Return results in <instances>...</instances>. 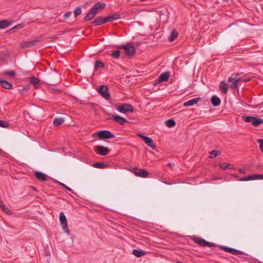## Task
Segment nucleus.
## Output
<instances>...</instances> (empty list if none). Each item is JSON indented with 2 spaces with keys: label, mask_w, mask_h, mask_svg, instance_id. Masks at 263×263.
<instances>
[{
  "label": "nucleus",
  "mask_w": 263,
  "mask_h": 263,
  "mask_svg": "<svg viewBox=\"0 0 263 263\" xmlns=\"http://www.w3.org/2000/svg\"><path fill=\"white\" fill-rule=\"evenodd\" d=\"M46 83L49 85H56L59 83V74L57 71H53L49 73L46 77Z\"/></svg>",
  "instance_id": "obj_1"
},
{
  "label": "nucleus",
  "mask_w": 263,
  "mask_h": 263,
  "mask_svg": "<svg viewBox=\"0 0 263 263\" xmlns=\"http://www.w3.org/2000/svg\"><path fill=\"white\" fill-rule=\"evenodd\" d=\"M42 40L41 36H37L34 40L31 41H23L20 43L19 46L21 48H27L36 45Z\"/></svg>",
  "instance_id": "obj_2"
},
{
  "label": "nucleus",
  "mask_w": 263,
  "mask_h": 263,
  "mask_svg": "<svg viewBox=\"0 0 263 263\" xmlns=\"http://www.w3.org/2000/svg\"><path fill=\"white\" fill-rule=\"evenodd\" d=\"M119 48L124 49V53L125 56L128 57H130L136 51L135 47L129 43L122 45Z\"/></svg>",
  "instance_id": "obj_3"
},
{
  "label": "nucleus",
  "mask_w": 263,
  "mask_h": 263,
  "mask_svg": "<svg viewBox=\"0 0 263 263\" xmlns=\"http://www.w3.org/2000/svg\"><path fill=\"white\" fill-rule=\"evenodd\" d=\"M96 134H97L98 137L100 139H110L115 137V135L112 134L110 132L106 130H103L96 133L93 134V137H94Z\"/></svg>",
  "instance_id": "obj_4"
},
{
  "label": "nucleus",
  "mask_w": 263,
  "mask_h": 263,
  "mask_svg": "<svg viewBox=\"0 0 263 263\" xmlns=\"http://www.w3.org/2000/svg\"><path fill=\"white\" fill-rule=\"evenodd\" d=\"M238 75V74H233L228 79V81L231 83L230 87L232 89L237 88L239 82L242 81V79L240 78H237Z\"/></svg>",
  "instance_id": "obj_5"
},
{
  "label": "nucleus",
  "mask_w": 263,
  "mask_h": 263,
  "mask_svg": "<svg viewBox=\"0 0 263 263\" xmlns=\"http://www.w3.org/2000/svg\"><path fill=\"white\" fill-rule=\"evenodd\" d=\"M59 219L61 226L65 232L68 234H69V231L68 229L67 221L65 214L63 212H61L59 215Z\"/></svg>",
  "instance_id": "obj_6"
},
{
  "label": "nucleus",
  "mask_w": 263,
  "mask_h": 263,
  "mask_svg": "<svg viewBox=\"0 0 263 263\" xmlns=\"http://www.w3.org/2000/svg\"><path fill=\"white\" fill-rule=\"evenodd\" d=\"M99 93L102 97L104 98L106 100H108L110 99V93L107 92L108 87L105 85H102L97 89Z\"/></svg>",
  "instance_id": "obj_7"
},
{
  "label": "nucleus",
  "mask_w": 263,
  "mask_h": 263,
  "mask_svg": "<svg viewBox=\"0 0 263 263\" xmlns=\"http://www.w3.org/2000/svg\"><path fill=\"white\" fill-rule=\"evenodd\" d=\"M117 110L122 113L133 112L134 111V107L129 104L125 103L119 106Z\"/></svg>",
  "instance_id": "obj_8"
},
{
  "label": "nucleus",
  "mask_w": 263,
  "mask_h": 263,
  "mask_svg": "<svg viewBox=\"0 0 263 263\" xmlns=\"http://www.w3.org/2000/svg\"><path fill=\"white\" fill-rule=\"evenodd\" d=\"M171 77V74L169 71H166L161 74L157 79L154 81V85L157 84L159 83L167 81L169 78Z\"/></svg>",
  "instance_id": "obj_9"
},
{
  "label": "nucleus",
  "mask_w": 263,
  "mask_h": 263,
  "mask_svg": "<svg viewBox=\"0 0 263 263\" xmlns=\"http://www.w3.org/2000/svg\"><path fill=\"white\" fill-rule=\"evenodd\" d=\"M219 248L223 251H224L226 252L230 253L233 255H241L243 254V252L238 250H236L234 248L226 247V246H219Z\"/></svg>",
  "instance_id": "obj_10"
},
{
  "label": "nucleus",
  "mask_w": 263,
  "mask_h": 263,
  "mask_svg": "<svg viewBox=\"0 0 263 263\" xmlns=\"http://www.w3.org/2000/svg\"><path fill=\"white\" fill-rule=\"evenodd\" d=\"M134 174L138 177L146 178L148 176L149 172L144 169H139L137 167L133 168Z\"/></svg>",
  "instance_id": "obj_11"
},
{
  "label": "nucleus",
  "mask_w": 263,
  "mask_h": 263,
  "mask_svg": "<svg viewBox=\"0 0 263 263\" xmlns=\"http://www.w3.org/2000/svg\"><path fill=\"white\" fill-rule=\"evenodd\" d=\"M263 178V174H253L248 176L240 178L238 179L240 181H246Z\"/></svg>",
  "instance_id": "obj_12"
},
{
  "label": "nucleus",
  "mask_w": 263,
  "mask_h": 263,
  "mask_svg": "<svg viewBox=\"0 0 263 263\" xmlns=\"http://www.w3.org/2000/svg\"><path fill=\"white\" fill-rule=\"evenodd\" d=\"M105 7V4L104 3L98 2L92 6L90 10L96 15L100 10L104 9Z\"/></svg>",
  "instance_id": "obj_13"
},
{
  "label": "nucleus",
  "mask_w": 263,
  "mask_h": 263,
  "mask_svg": "<svg viewBox=\"0 0 263 263\" xmlns=\"http://www.w3.org/2000/svg\"><path fill=\"white\" fill-rule=\"evenodd\" d=\"M95 148H96L97 153L102 156L106 155L109 152V149L106 147L98 145L96 146Z\"/></svg>",
  "instance_id": "obj_14"
},
{
  "label": "nucleus",
  "mask_w": 263,
  "mask_h": 263,
  "mask_svg": "<svg viewBox=\"0 0 263 263\" xmlns=\"http://www.w3.org/2000/svg\"><path fill=\"white\" fill-rule=\"evenodd\" d=\"M111 119L121 125H123L128 122L125 118L119 115H113Z\"/></svg>",
  "instance_id": "obj_15"
},
{
  "label": "nucleus",
  "mask_w": 263,
  "mask_h": 263,
  "mask_svg": "<svg viewBox=\"0 0 263 263\" xmlns=\"http://www.w3.org/2000/svg\"><path fill=\"white\" fill-rule=\"evenodd\" d=\"M34 175L36 178L41 181H46L48 179V176L42 172L35 171L34 173Z\"/></svg>",
  "instance_id": "obj_16"
},
{
  "label": "nucleus",
  "mask_w": 263,
  "mask_h": 263,
  "mask_svg": "<svg viewBox=\"0 0 263 263\" xmlns=\"http://www.w3.org/2000/svg\"><path fill=\"white\" fill-rule=\"evenodd\" d=\"M201 99L200 97L195 98L189 100L187 101L184 102L183 104L184 107H188L193 106L195 104H197L199 101H201Z\"/></svg>",
  "instance_id": "obj_17"
},
{
  "label": "nucleus",
  "mask_w": 263,
  "mask_h": 263,
  "mask_svg": "<svg viewBox=\"0 0 263 263\" xmlns=\"http://www.w3.org/2000/svg\"><path fill=\"white\" fill-rule=\"evenodd\" d=\"M91 23L95 26H99L106 23V21H105V18L101 16H98L91 22Z\"/></svg>",
  "instance_id": "obj_18"
},
{
  "label": "nucleus",
  "mask_w": 263,
  "mask_h": 263,
  "mask_svg": "<svg viewBox=\"0 0 263 263\" xmlns=\"http://www.w3.org/2000/svg\"><path fill=\"white\" fill-rule=\"evenodd\" d=\"M120 18V15L117 13H115L109 16L105 17V21H106V23H107L109 22H112L114 20H118Z\"/></svg>",
  "instance_id": "obj_19"
},
{
  "label": "nucleus",
  "mask_w": 263,
  "mask_h": 263,
  "mask_svg": "<svg viewBox=\"0 0 263 263\" xmlns=\"http://www.w3.org/2000/svg\"><path fill=\"white\" fill-rule=\"evenodd\" d=\"M0 84L1 86L7 89H11L12 88V85L7 81L0 78Z\"/></svg>",
  "instance_id": "obj_20"
},
{
  "label": "nucleus",
  "mask_w": 263,
  "mask_h": 263,
  "mask_svg": "<svg viewBox=\"0 0 263 263\" xmlns=\"http://www.w3.org/2000/svg\"><path fill=\"white\" fill-rule=\"evenodd\" d=\"M144 141L148 146L151 147L153 149H155L156 148V145L154 144L152 139L150 137H144Z\"/></svg>",
  "instance_id": "obj_21"
},
{
  "label": "nucleus",
  "mask_w": 263,
  "mask_h": 263,
  "mask_svg": "<svg viewBox=\"0 0 263 263\" xmlns=\"http://www.w3.org/2000/svg\"><path fill=\"white\" fill-rule=\"evenodd\" d=\"M211 102L214 106H218L220 104L221 101L219 98L217 96H213L211 97Z\"/></svg>",
  "instance_id": "obj_22"
},
{
  "label": "nucleus",
  "mask_w": 263,
  "mask_h": 263,
  "mask_svg": "<svg viewBox=\"0 0 263 263\" xmlns=\"http://www.w3.org/2000/svg\"><path fill=\"white\" fill-rule=\"evenodd\" d=\"M193 240L196 243L199 245V246L201 247H205L206 240H205L204 239L198 237H195L193 238Z\"/></svg>",
  "instance_id": "obj_23"
},
{
  "label": "nucleus",
  "mask_w": 263,
  "mask_h": 263,
  "mask_svg": "<svg viewBox=\"0 0 263 263\" xmlns=\"http://www.w3.org/2000/svg\"><path fill=\"white\" fill-rule=\"evenodd\" d=\"M219 166L223 170H231L233 168V165L226 163H221L219 164Z\"/></svg>",
  "instance_id": "obj_24"
},
{
  "label": "nucleus",
  "mask_w": 263,
  "mask_h": 263,
  "mask_svg": "<svg viewBox=\"0 0 263 263\" xmlns=\"http://www.w3.org/2000/svg\"><path fill=\"white\" fill-rule=\"evenodd\" d=\"M146 252L143 250L134 249L133 251V254L138 257H140L142 256H144V255L146 254Z\"/></svg>",
  "instance_id": "obj_25"
},
{
  "label": "nucleus",
  "mask_w": 263,
  "mask_h": 263,
  "mask_svg": "<svg viewBox=\"0 0 263 263\" xmlns=\"http://www.w3.org/2000/svg\"><path fill=\"white\" fill-rule=\"evenodd\" d=\"M178 35V32L176 30L174 29L171 32V35L168 37V39L170 42L173 41L177 37Z\"/></svg>",
  "instance_id": "obj_26"
},
{
  "label": "nucleus",
  "mask_w": 263,
  "mask_h": 263,
  "mask_svg": "<svg viewBox=\"0 0 263 263\" xmlns=\"http://www.w3.org/2000/svg\"><path fill=\"white\" fill-rule=\"evenodd\" d=\"M219 88L221 91L224 93H227L228 92L227 84L223 81L221 82L219 85Z\"/></svg>",
  "instance_id": "obj_27"
},
{
  "label": "nucleus",
  "mask_w": 263,
  "mask_h": 263,
  "mask_svg": "<svg viewBox=\"0 0 263 263\" xmlns=\"http://www.w3.org/2000/svg\"><path fill=\"white\" fill-rule=\"evenodd\" d=\"M263 123V119L254 117L253 120L252 125L254 126H258Z\"/></svg>",
  "instance_id": "obj_28"
},
{
  "label": "nucleus",
  "mask_w": 263,
  "mask_h": 263,
  "mask_svg": "<svg viewBox=\"0 0 263 263\" xmlns=\"http://www.w3.org/2000/svg\"><path fill=\"white\" fill-rule=\"evenodd\" d=\"M64 121V119L62 118H56L53 120V125L54 126H58L59 125H61V124H62L63 123Z\"/></svg>",
  "instance_id": "obj_29"
},
{
  "label": "nucleus",
  "mask_w": 263,
  "mask_h": 263,
  "mask_svg": "<svg viewBox=\"0 0 263 263\" xmlns=\"http://www.w3.org/2000/svg\"><path fill=\"white\" fill-rule=\"evenodd\" d=\"M96 15L95 13L91 10L90 11L86 14L85 17V20L86 21H90L92 20Z\"/></svg>",
  "instance_id": "obj_30"
},
{
  "label": "nucleus",
  "mask_w": 263,
  "mask_h": 263,
  "mask_svg": "<svg viewBox=\"0 0 263 263\" xmlns=\"http://www.w3.org/2000/svg\"><path fill=\"white\" fill-rule=\"evenodd\" d=\"M30 82L35 88H38L39 85V80L38 79L34 77H32L30 79Z\"/></svg>",
  "instance_id": "obj_31"
},
{
  "label": "nucleus",
  "mask_w": 263,
  "mask_h": 263,
  "mask_svg": "<svg viewBox=\"0 0 263 263\" xmlns=\"http://www.w3.org/2000/svg\"><path fill=\"white\" fill-rule=\"evenodd\" d=\"M104 67V63L100 61H97L95 64V70H97L99 68H102Z\"/></svg>",
  "instance_id": "obj_32"
},
{
  "label": "nucleus",
  "mask_w": 263,
  "mask_h": 263,
  "mask_svg": "<svg viewBox=\"0 0 263 263\" xmlns=\"http://www.w3.org/2000/svg\"><path fill=\"white\" fill-rule=\"evenodd\" d=\"M10 23L7 20L0 21V28L3 29L7 27Z\"/></svg>",
  "instance_id": "obj_33"
},
{
  "label": "nucleus",
  "mask_w": 263,
  "mask_h": 263,
  "mask_svg": "<svg viewBox=\"0 0 263 263\" xmlns=\"http://www.w3.org/2000/svg\"><path fill=\"white\" fill-rule=\"evenodd\" d=\"M165 125L168 127H172L176 125V122L173 119H169L165 121Z\"/></svg>",
  "instance_id": "obj_34"
},
{
  "label": "nucleus",
  "mask_w": 263,
  "mask_h": 263,
  "mask_svg": "<svg viewBox=\"0 0 263 263\" xmlns=\"http://www.w3.org/2000/svg\"><path fill=\"white\" fill-rule=\"evenodd\" d=\"M93 166L98 168H104L107 167V165L103 163L97 162L93 164Z\"/></svg>",
  "instance_id": "obj_35"
},
{
  "label": "nucleus",
  "mask_w": 263,
  "mask_h": 263,
  "mask_svg": "<svg viewBox=\"0 0 263 263\" xmlns=\"http://www.w3.org/2000/svg\"><path fill=\"white\" fill-rule=\"evenodd\" d=\"M254 117L252 116H242L243 120L248 123H251L252 124Z\"/></svg>",
  "instance_id": "obj_36"
},
{
  "label": "nucleus",
  "mask_w": 263,
  "mask_h": 263,
  "mask_svg": "<svg viewBox=\"0 0 263 263\" xmlns=\"http://www.w3.org/2000/svg\"><path fill=\"white\" fill-rule=\"evenodd\" d=\"M1 209L4 212L7 213L9 215H12V212L5 205L2 206V208Z\"/></svg>",
  "instance_id": "obj_37"
},
{
  "label": "nucleus",
  "mask_w": 263,
  "mask_h": 263,
  "mask_svg": "<svg viewBox=\"0 0 263 263\" xmlns=\"http://www.w3.org/2000/svg\"><path fill=\"white\" fill-rule=\"evenodd\" d=\"M82 10L80 7H77L74 11V17L76 18L81 14Z\"/></svg>",
  "instance_id": "obj_38"
},
{
  "label": "nucleus",
  "mask_w": 263,
  "mask_h": 263,
  "mask_svg": "<svg viewBox=\"0 0 263 263\" xmlns=\"http://www.w3.org/2000/svg\"><path fill=\"white\" fill-rule=\"evenodd\" d=\"M4 74L9 76L10 78H13L15 76V73L13 70L5 71L4 73Z\"/></svg>",
  "instance_id": "obj_39"
},
{
  "label": "nucleus",
  "mask_w": 263,
  "mask_h": 263,
  "mask_svg": "<svg viewBox=\"0 0 263 263\" xmlns=\"http://www.w3.org/2000/svg\"><path fill=\"white\" fill-rule=\"evenodd\" d=\"M210 156L209 157L210 158H211V159L214 158L218 155V151L216 150L212 151L210 153Z\"/></svg>",
  "instance_id": "obj_40"
},
{
  "label": "nucleus",
  "mask_w": 263,
  "mask_h": 263,
  "mask_svg": "<svg viewBox=\"0 0 263 263\" xmlns=\"http://www.w3.org/2000/svg\"><path fill=\"white\" fill-rule=\"evenodd\" d=\"M9 126V124L4 121L0 120V127H8Z\"/></svg>",
  "instance_id": "obj_41"
},
{
  "label": "nucleus",
  "mask_w": 263,
  "mask_h": 263,
  "mask_svg": "<svg viewBox=\"0 0 263 263\" xmlns=\"http://www.w3.org/2000/svg\"><path fill=\"white\" fill-rule=\"evenodd\" d=\"M59 184L62 185V186H63L65 189H66L67 190L71 192L73 194H76L75 193H74L73 191L70 189V187H69L68 186H67L66 185H65V184L63 183H59Z\"/></svg>",
  "instance_id": "obj_42"
},
{
  "label": "nucleus",
  "mask_w": 263,
  "mask_h": 263,
  "mask_svg": "<svg viewBox=\"0 0 263 263\" xmlns=\"http://www.w3.org/2000/svg\"><path fill=\"white\" fill-rule=\"evenodd\" d=\"M112 56L115 58H118L120 55V51L119 50H117L112 53Z\"/></svg>",
  "instance_id": "obj_43"
},
{
  "label": "nucleus",
  "mask_w": 263,
  "mask_h": 263,
  "mask_svg": "<svg viewBox=\"0 0 263 263\" xmlns=\"http://www.w3.org/2000/svg\"><path fill=\"white\" fill-rule=\"evenodd\" d=\"M258 143L259 144V148L260 151L263 153V139H259Z\"/></svg>",
  "instance_id": "obj_44"
},
{
  "label": "nucleus",
  "mask_w": 263,
  "mask_h": 263,
  "mask_svg": "<svg viewBox=\"0 0 263 263\" xmlns=\"http://www.w3.org/2000/svg\"><path fill=\"white\" fill-rule=\"evenodd\" d=\"M205 246L211 247H216L217 246L215 243H213L210 242L206 241L205 243Z\"/></svg>",
  "instance_id": "obj_45"
},
{
  "label": "nucleus",
  "mask_w": 263,
  "mask_h": 263,
  "mask_svg": "<svg viewBox=\"0 0 263 263\" xmlns=\"http://www.w3.org/2000/svg\"><path fill=\"white\" fill-rule=\"evenodd\" d=\"M71 12L68 11V12H66L64 14V15L63 16V17H64V19H66L68 17H70L71 16Z\"/></svg>",
  "instance_id": "obj_46"
},
{
  "label": "nucleus",
  "mask_w": 263,
  "mask_h": 263,
  "mask_svg": "<svg viewBox=\"0 0 263 263\" xmlns=\"http://www.w3.org/2000/svg\"><path fill=\"white\" fill-rule=\"evenodd\" d=\"M239 172L241 174H245L246 171V169L245 168H241L238 170Z\"/></svg>",
  "instance_id": "obj_47"
},
{
  "label": "nucleus",
  "mask_w": 263,
  "mask_h": 263,
  "mask_svg": "<svg viewBox=\"0 0 263 263\" xmlns=\"http://www.w3.org/2000/svg\"><path fill=\"white\" fill-rule=\"evenodd\" d=\"M51 91L52 93H56L59 92L60 91V90L57 89H54V88L51 89Z\"/></svg>",
  "instance_id": "obj_48"
},
{
  "label": "nucleus",
  "mask_w": 263,
  "mask_h": 263,
  "mask_svg": "<svg viewBox=\"0 0 263 263\" xmlns=\"http://www.w3.org/2000/svg\"><path fill=\"white\" fill-rule=\"evenodd\" d=\"M138 136L140 137H141L143 140H144V137H146L147 136H145L142 134H138Z\"/></svg>",
  "instance_id": "obj_49"
},
{
  "label": "nucleus",
  "mask_w": 263,
  "mask_h": 263,
  "mask_svg": "<svg viewBox=\"0 0 263 263\" xmlns=\"http://www.w3.org/2000/svg\"><path fill=\"white\" fill-rule=\"evenodd\" d=\"M167 165L168 166V167H172L174 165V163H168Z\"/></svg>",
  "instance_id": "obj_50"
},
{
  "label": "nucleus",
  "mask_w": 263,
  "mask_h": 263,
  "mask_svg": "<svg viewBox=\"0 0 263 263\" xmlns=\"http://www.w3.org/2000/svg\"><path fill=\"white\" fill-rule=\"evenodd\" d=\"M3 205H5L4 203V202L3 201L1 200L0 201V207H1V208H2V206H3Z\"/></svg>",
  "instance_id": "obj_51"
},
{
  "label": "nucleus",
  "mask_w": 263,
  "mask_h": 263,
  "mask_svg": "<svg viewBox=\"0 0 263 263\" xmlns=\"http://www.w3.org/2000/svg\"><path fill=\"white\" fill-rule=\"evenodd\" d=\"M232 176H233L234 178H238V175H237V174H233L232 175Z\"/></svg>",
  "instance_id": "obj_52"
},
{
  "label": "nucleus",
  "mask_w": 263,
  "mask_h": 263,
  "mask_svg": "<svg viewBox=\"0 0 263 263\" xmlns=\"http://www.w3.org/2000/svg\"><path fill=\"white\" fill-rule=\"evenodd\" d=\"M21 26H22V25H21V24L18 25H17V26H15V27H14V28H21Z\"/></svg>",
  "instance_id": "obj_53"
},
{
  "label": "nucleus",
  "mask_w": 263,
  "mask_h": 263,
  "mask_svg": "<svg viewBox=\"0 0 263 263\" xmlns=\"http://www.w3.org/2000/svg\"><path fill=\"white\" fill-rule=\"evenodd\" d=\"M250 80V79H245L243 81H244L245 82H248V81H249Z\"/></svg>",
  "instance_id": "obj_54"
},
{
  "label": "nucleus",
  "mask_w": 263,
  "mask_h": 263,
  "mask_svg": "<svg viewBox=\"0 0 263 263\" xmlns=\"http://www.w3.org/2000/svg\"><path fill=\"white\" fill-rule=\"evenodd\" d=\"M2 151V149H0V153H1Z\"/></svg>",
  "instance_id": "obj_55"
},
{
  "label": "nucleus",
  "mask_w": 263,
  "mask_h": 263,
  "mask_svg": "<svg viewBox=\"0 0 263 263\" xmlns=\"http://www.w3.org/2000/svg\"><path fill=\"white\" fill-rule=\"evenodd\" d=\"M261 179H263V178H261Z\"/></svg>",
  "instance_id": "obj_56"
}]
</instances>
